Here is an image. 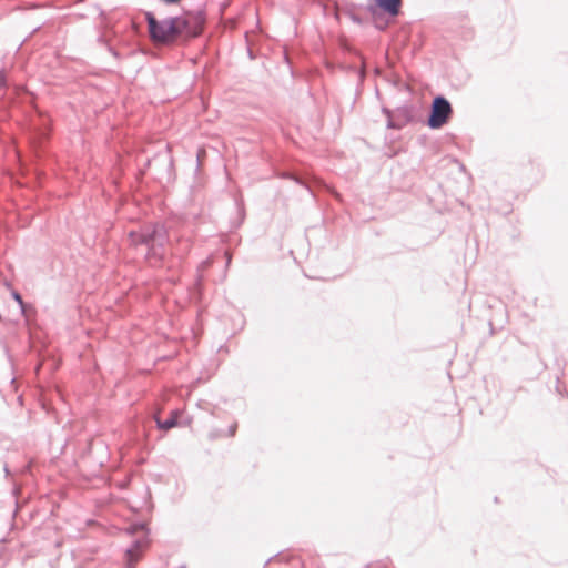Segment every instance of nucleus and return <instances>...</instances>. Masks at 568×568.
Listing matches in <instances>:
<instances>
[{
    "label": "nucleus",
    "instance_id": "nucleus-1",
    "mask_svg": "<svg viewBox=\"0 0 568 568\" xmlns=\"http://www.w3.org/2000/svg\"><path fill=\"white\" fill-rule=\"evenodd\" d=\"M149 32L152 40L161 44H170L181 39L179 27L183 22L176 21V17L158 21L152 14H146Z\"/></svg>",
    "mask_w": 568,
    "mask_h": 568
},
{
    "label": "nucleus",
    "instance_id": "nucleus-3",
    "mask_svg": "<svg viewBox=\"0 0 568 568\" xmlns=\"http://www.w3.org/2000/svg\"><path fill=\"white\" fill-rule=\"evenodd\" d=\"M453 109L450 103L443 97H436L433 100L432 111L428 119V125L432 129H439L446 124L452 116Z\"/></svg>",
    "mask_w": 568,
    "mask_h": 568
},
{
    "label": "nucleus",
    "instance_id": "nucleus-6",
    "mask_svg": "<svg viewBox=\"0 0 568 568\" xmlns=\"http://www.w3.org/2000/svg\"><path fill=\"white\" fill-rule=\"evenodd\" d=\"M180 415H181L180 410L175 409V410L171 412L170 418L166 419L165 422H161L159 418H156L159 428L168 430V429L175 427L178 425V419H179Z\"/></svg>",
    "mask_w": 568,
    "mask_h": 568
},
{
    "label": "nucleus",
    "instance_id": "nucleus-9",
    "mask_svg": "<svg viewBox=\"0 0 568 568\" xmlns=\"http://www.w3.org/2000/svg\"><path fill=\"white\" fill-rule=\"evenodd\" d=\"M236 428H237V425L236 424H233L230 428V435L231 436H234L235 432H236Z\"/></svg>",
    "mask_w": 568,
    "mask_h": 568
},
{
    "label": "nucleus",
    "instance_id": "nucleus-5",
    "mask_svg": "<svg viewBox=\"0 0 568 568\" xmlns=\"http://www.w3.org/2000/svg\"><path fill=\"white\" fill-rule=\"evenodd\" d=\"M379 8L388 12L392 16H396L399 12L402 0H373Z\"/></svg>",
    "mask_w": 568,
    "mask_h": 568
},
{
    "label": "nucleus",
    "instance_id": "nucleus-8",
    "mask_svg": "<svg viewBox=\"0 0 568 568\" xmlns=\"http://www.w3.org/2000/svg\"><path fill=\"white\" fill-rule=\"evenodd\" d=\"M13 297L21 306L23 305L22 298L18 293H14Z\"/></svg>",
    "mask_w": 568,
    "mask_h": 568
},
{
    "label": "nucleus",
    "instance_id": "nucleus-2",
    "mask_svg": "<svg viewBox=\"0 0 568 568\" xmlns=\"http://www.w3.org/2000/svg\"><path fill=\"white\" fill-rule=\"evenodd\" d=\"M176 21L183 22V26L179 27L180 36L181 39L186 40L202 33L205 19L201 12H187L176 17Z\"/></svg>",
    "mask_w": 568,
    "mask_h": 568
},
{
    "label": "nucleus",
    "instance_id": "nucleus-7",
    "mask_svg": "<svg viewBox=\"0 0 568 568\" xmlns=\"http://www.w3.org/2000/svg\"><path fill=\"white\" fill-rule=\"evenodd\" d=\"M134 245H148L149 244V241L146 240L145 236H142V240L141 241H134L133 242Z\"/></svg>",
    "mask_w": 568,
    "mask_h": 568
},
{
    "label": "nucleus",
    "instance_id": "nucleus-4",
    "mask_svg": "<svg viewBox=\"0 0 568 568\" xmlns=\"http://www.w3.org/2000/svg\"><path fill=\"white\" fill-rule=\"evenodd\" d=\"M144 547V541H136L132 548L128 549L126 568H134V562H136L141 558V552Z\"/></svg>",
    "mask_w": 568,
    "mask_h": 568
}]
</instances>
